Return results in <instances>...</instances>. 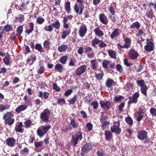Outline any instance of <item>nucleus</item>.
Wrapping results in <instances>:
<instances>
[{"instance_id":"nucleus-36","label":"nucleus","mask_w":156,"mask_h":156,"mask_svg":"<svg viewBox=\"0 0 156 156\" xmlns=\"http://www.w3.org/2000/svg\"><path fill=\"white\" fill-rule=\"evenodd\" d=\"M68 58V56L66 55H64L61 57L59 61L62 64H65L66 63Z\"/></svg>"},{"instance_id":"nucleus-6","label":"nucleus","mask_w":156,"mask_h":156,"mask_svg":"<svg viewBox=\"0 0 156 156\" xmlns=\"http://www.w3.org/2000/svg\"><path fill=\"white\" fill-rule=\"evenodd\" d=\"M139 111L135 113L134 116L136 119L137 121L139 122L143 118L144 112L141 108H139Z\"/></svg>"},{"instance_id":"nucleus-19","label":"nucleus","mask_w":156,"mask_h":156,"mask_svg":"<svg viewBox=\"0 0 156 156\" xmlns=\"http://www.w3.org/2000/svg\"><path fill=\"white\" fill-rule=\"evenodd\" d=\"M123 38L125 42L124 45L126 48L127 49L129 48L131 46V40L129 38L126 36L123 37Z\"/></svg>"},{"instance_id":"nucleus-31","label":"nucleus","mask_w":156,"mask_h":156,"mask_svg":"<svg viewBox=\"0 0 156 156\" xmlns=\"http://www.w3.org/2000/svg\"><path fill=\"white\" fill-rule=\"evenodd\" d=\"M13 30V28L12 25L7 23L4 26V30L6 32H9L12 31Z\"/></svg>"},{"instance_id":"nucleus-32","label":"nucleus","mask_w":156,"mask_h":156,"mask_svg":"<svg viewBox=\"0 0 156 156\" xmlns=\"http://www.w3.org/2000/svg\"><path fill=\"white\" fill-rule=\"evenodd\" d=\"M3 61L6 66H9V65L10 63V59L9 55L8 53H7V55L3 58Z\"/></svg>"},{"instance_id":"nucleus-12","label":"nucleus","mask_w":156,"mask_h":156,"mask_svg":"<svg viewBox=\"0 0 156 156\" xmlns=\"http://www.w3.org/2000/svg\"><path fill=\"white\" fill-rule=\"evenodd\" d=\"M86 68L87 67L85 65L80 66L76 69L75 74L77 76L81 75L85 72Z\"/></svg>"},{"instance_id":"nucleus-59","label":"nucleus","mask_w":156,"mask_h":156,"mask_svg":"<svg viewBox=\"0 0 156 156\" xmlns=\"http://www.w3.org/2000/svg\"><path fill=\"white\" fill-rule=\"evenodd\" d=\"M34 146L35 147H38L41 146L43 144V141L40 142L35 141L34 142Z\"/></svg>"},{"instance_id":"nucleus-39","label":"nucleus","mask_w":156,"mask_h":156,"mask_svg":"<svg viewBox=\"0 0 156 156\" xmlns=\"http://www.w3.org/2000/svg\"><path fill=\"white\" fill-rule=\"evenodd\" d=\"M41 61H40L39 63V66L40 67V69L38 71V73L39 74H42L45 71V69L42 65V63H41Z\"/></svg>"},{"instance_id":"nucleus-43","label":"nucleus","mask_w":156,"mask_h":156,"mask_svg":"<svg viewBox=\"0 0 156 156\" xmlns=\"http://www.w3.org/2000/svg\"><path fill=\"white\" fill-rule=\"evenodd\" d=\"M108 53L109 56L112 58L116 59V52L115 51L110 50L108 51Z\"/></svg>"},{"instance_id":"nucleus-64","label":"nucleus","mask_w":156,"mask_h":156,"mask_svg":"<svg viewBox=\"0 0 156 156\" xmlns=\"http://www.w3.org/2000/svg\"><path fill=\"white\" fill-rule=\"evenodd\" d=\"M150 113L152 116H156V109L154 108H151L150 110Z\"/></svg>"},{"instance_id":"nucleus-34","label":"nucleus","mask_w":156,"mask_h":156,"mask_svg":"<svg viewBox=\"0 0 156 156\" xmlns=\"http://www.w3.org/2000/svg\"><path fill=\"white\" fill-rule=\"evenodd\" d=\"M29 152V149L27 147H25L23 149L21 150L20 151V154L22 156H24L25 154L28 155Z\"/></svg>"},{"instance_id":"nucleus-17","label":"nucleus","mask_w":156,"mask_h":156,"mask_svg":"<svg viewBox=\"0 0 156 156\" xmlns=\"http://www.w3.org/2000/svg\"><path fill=\"white\" fill-rule=\"evenodd\" d=\"M103 67L105 68H113L114 67L113 63L110 61H104L103 62Z\"/></svg>"},{"instance_id":"nucleus-48","label":"nucleus","mask_w":156,"mask_h":156,"mask_svg":"<svg viewBox=\"0 0 156 156\" xmlns=\"http://www.w3.org/2000/svg\"><path fill=\"white\" fill-rule=\"evenodd\" d=\"M9 107L10 105L8 104L6 105H0V111L2 112L4 110L8 109L9 108Z\"/></svg>"},{"instance_id":"nucleus-60","label":"nucleus","mask_w":156,"mask_h":156,"mask_svg":"<svg viewBox=\"0 0 156 156\" xmlns=\"http://www.w3.org/2000/svg\"><path fill=\"white\" fill-rule=\"evenodd\" d=\"M18 21L20 22L23 21L24 20V16L23 14H20L18 15Z\"/></svg>"},{"instance_id":"nucleus-3","label":"nucleus","mask_w":156,"mask_h":156,"mask_svg":"<svg viewBox=\"0 0 156 156\" xmlns=\"http://www.w3.org/2000/svg\"><path fill=\"white\" fill-rule=\"evenodd\" d=\"M12 112H7L3 116V119L4 120V123L5 125L11 126L14 123L15 120L14 118H11Z\"/></svg>"},{"instance_id":"nucleus-53","label":"nucleus","mask_w":156,"mask_h":156,"mask_svg":"<svg viewBox=\"0 0 156 156\" xmlns=\"http://www.w3.org/2000/svg\"><path fill=\"white\" fill-rule=\"evenodd\" d=\"M44 21V19L41 17H38L36 19V22L39 24H42Z\"/></svg>"},{"instance_id":"nucleus-38","label":"nucleus","mask_w":156,"mask_h":156,"mask_svg":"<svg viewBox=\"0 0 156 156\" xmlns=\"http://www.w3.org/2000/svg\"><path fill=\"white\" fill-rule=\"evenodd\" d=\"M57 103L61 106H63L64 105H66V101L65 98H59Z\"/></svg>"},{"instance_id":"nucleus-35","label":"nucleus","mask_w":156,"mask_h":156,"mask_svg":"<svg viewBox=\"0 0 156 156\" xmlns=\"http://www.w3.org/2000/svg\"><path fill=\"white\" fill-rule=\"evenodd\" d=\"M70 124L74 128H77L79 125V123L76 121L73 118L71 119Z\"/></svg>"},{"instance_id":"nucleus-14","label":"nucleus","mask_w":156,"mask_h":156,"mask_svg":"<svg viewBox=\"0 0 156 156\" xmlns=\"http://www.w3.org/2000/svg\"><path fill=\"white\" fill-rule=\"evenodd\" d=\"M87 28L85 25H81L79 31V34L81 37H84L87 31Z\"/></svg>"},{"instance_id":"nucleus-24","label":"nucleus","mask_w":156,"mask_h":156,"mask_svg":"<svg viewBox=\"0 0 156 156\" xmlns=\"http://www.w3.org/2000/svg\"><path fill=\"white\" fill-rule=\"evenodd\" d=\"M94 32L96 35L99 37H101L104 34L103 31L100 29L99 27L96 28L94 30Z\"/></svg>"},{"instance_id":"nucleus-7","label":"nucleus","mask_w":156,"mask_h":156,"mask_svg":"<svg viewBox=\"0 0 156 156\" xmlns=\"http://www.w3.org/2000/svg\"><path fill=\"white\" fill-rule=\"evenodd\" d=\"M138 138L141 140H144L148 136L147 132L144 130L142 129L137 132Z\"/></svg>"},{"instance_id":"nucleus-63","label":"nucleus","mask_w":156,"mask_h":156,"mask_svg":"<svg viewBox=\"0 0 156 156\" xmlns=\"http://www.w3.org/2000/svg\"><path fill=\"white\" fill-rule=\"evenodd\" d=\"M32 121L30 120H27L25 122V127L26 128H29L30 127L31 125Z\"/></svg>"},{"instance_id":"nucleus-45","label":"nucleus","mask_w":156,"mask_h":156,"mask_svg":"<svg viewBox=\"0 0 156 156\" xmlns=\"http://www.w3.org/2000/svg\"><path fill=\"white\" fill-rule=\"evenodd\" d=\"M140 27V23L138 21H136L132 23L130 26V27L133 29L136 28L137 29H139Z\"/></svg>"},{"instance_id":"nucleus-56","label":"nucleus","mask_w":156,"mask_h":156,"mask_svg":"<svg viewBox=\"0 0 156 156\" xmlns=\"http://www.w3.org/2000/svg\"><path fill=\"white\" fill-rule=\"evenodd\" d=\"M137 85L140 86V87L145 86L146 85L144 81L143 80H138L137 81Z\"/></svg>"},{"instance_id":"nucleus-20","label":"nucleus","mask_w":156,"mask_h":156,"mask_svg":"<svg viewBox=\"0 0 156 156\" xmlns=\"http://www.w3.org/2000/svg\"><path fill=\"white\" fill-rule=\"evenodd\" d=\"M129 54L130 57L132 59H135L138 56L137 53L133 49L130 50Z\"/></svg>"},{"instance_id":"nucleus-41","label":"nucleus","mask_w":156,"mask_h":156,"mask_svg":"<svg viewBox=\"0 0 156 156\" xmlns=\"http://www.w3.org/2000/svg\"><path fill=\"white\" fill-rule=\"evenodd\" d=\"M52 27L55 28L56 29H59L60 28V24L58 20H57L55 23H51Z\"/></svg>"},{"instance_id":"nucleus-29","label":"nucleus","mask_w":156,"mask_h":156,"mask_svg":"<svg viewBox=\"0 0 156 156\" xmlns=\"http://www.w3.org/2000/svg\"><path fill=\"white\" fill-rule=\"evenodd\" d=\"M23 26H20L18 27L16 29V32L17 33L16 36L19 38L23 31Z\"/></svg>"},{"instance_id":"nucleus-51","label":"nucleus","mask_w":156,"mask_h":156,"mask_svg":"<svg viewBox=\"0 0 156 156\" xmlns=\"http://www.w3.org/2000/svg\"><path fill=\"white\" fill-rule=\"evenodd\" d=\"M126 122L130 125L132 126L133 124V122L132 118L130 117H127L125 119Z\"/></svg>"},{"instance_id":"nucleus-23","label":"nucleus","mask_w":156,"mask_h":156,"mask_svg":"<svg viewBox=\"0 0 156 156\" xmlns=\"http://www.w3.org/2000/svg\"><path fill=\"white\" fill-rule=\"evenodd\" d=\"M27 108V106L26 105H21L16 108L15 111L18 113H20L21 112L23 111L26 109Z\"/></svg>"},{"instance_id":"nucleus-15","label":"nucleus","mask_w":156,"mask_h":156,"mask_svg":"<svg viewBox=\"0 0 156 156\" xmlns=\"http://www.w3.org/2000/svg\"><path fill=\"white\" fill-rule=\"evenodd\" d=\"M121 31L119 28H115L112 32L110 35V38L112 39H114L115 37L119 36Z\"/></svg>"},{"instance_id":"nucleus-8","label":"nucleus","mask_w":156,"mask_h":156,"mask_svg":"<svg viewBox=\"0 0 156 156\" xmlns=\"http://www.w3.org/2000/svg\"><path fill=\"white\" fill-rule=\"evenodd\" d=\"M155 45L154 43L151 41H148L144 47V49L147 52L153 51L154 49Z\"/></svg>"},{"instance_id":"nucleus-27","label":"nucleus","mask_w":156,"mask_h":156,"mask_svg":"<svg viewBox=\"0 0 156 156\" xmlns=\"http://www.w3.org/2000/svg\"><path fill=\"white\" fill-rule=\"evenodd\" d=\"M29 29L26 30L25 33L27 35H29L33 31L34 29V24L32 22H30L29 24Z\"/></svg>"},{"instance_id":"nucleus-44","label":"nucleus","mask_w":156,"mask_h":156,"mask_svg":"<svg viewBox=\"0 0 156 156\" xmlns=\"http://www.w3.org/2000/svg\"><path fill=\"white\" fill-rule=\"evenodd\" d=\"M90 62H91V66L92 69L96 70L97 69V67L98 66V63L97 61L95 60H91Z\"/></svg>"},{"instance_id":"nucleus-61","label":"nucleus","mask_w":156,"mask_h":156,"mask_svg":"<svg viewBox=\"0 0 156 156\" xmlns=\"http://www.w3.org/2000/svg\"><path fill=\"white\" fill-rule=\"evenodd\" d=\"M73 92V90L71 89H70L66 91L65 92L64 95L66 97H68Z\"/></svg>"},{"instance_id":"nucleus-47","label":"nucleus","mask_w":156,"mask_h":156,"mask_svg":"<svg viewBox=\"0 0 156 156\" xmlns=\"http://www.w3.org/2000/svg\"><path fill=\"white\" fill-rule=\"evenodd\" d=\"M114 83V81L112 80L108 79L106 82V86L107 87L109 88L112 86Z\"/></svg>"},{"instance_id":"nucleus-13","label":"nucleus","mask_w":156,"mask_h":156,"mask_svg":"<svg viewBox=\"0 0 156 156\" xmlns=\"http://www.w3.org/2000/svg\"><path fill=\"white\" fill-rule=\"evenodd\" d=\"M16 141V140L14 138L12 137L8 138L6 140L5 142L7 146L12 147L15 145Z\"/></svg>"},{"instance_id":"nucleus-54","label":"nucleus","mask_w":156,"mask_h":156,"mask_svg":"<svg viewBox=\"0 0 156 156\" xmlns=\"http://www.w3.org/2000/svg\"><path fill=\"white\" fill-rule=\"evenodd\" d=\"M44 29L45 31H47L51 32L53 30L52 25L51 24L49 25L48 26H45L44 28Z\"/></svg>"},{"instance_id":"nucleus-58","label":"nucleus","mask_w":156,"mask_h":156,"mask_svg":"<svg viewBox=\"0 0 156 156\" xmlns=\"http://www.w3.org/2000/svg\"><path fill=\"white\" fill-rule=\"evenodd\" d=\"M91 105L93 108L94 109H96L97 108L98 104L97 101H94L92 102L91 104Z\"/></svg>"},{"instance_id":"nucleus-62","label":"nucleus","mask_w":156,"mask_h":156,"mask_svg":"<svg viewBox=\"0 0 156 156\" xmlns=\"http://www.w3.org/2000/svg\"><path fill=\"white\" fill-rule=\"evenodd\" d=\"M133 86L132 84L128 83L125 85L124 88L126 90H129L131 88H132Z\"/></svg>"},{"instance_id":"nucleus-42","label":"nucleus","mask_w":156,"mask_h":156,"mask_svg":"<svg viewBox=\"0 0 156 156\" xmlns=\"http://www.w3.org/2000/svg\"><path fill=\"white\" fill-rule=\"evenodd\" d=\"M51 44L50 42L46 40L44 41L43 43L44 47L45 49L49 50L50 48V45Z\"/></svg>"},{"instance_id":"nucleus-57","label":"nucleus","mask_w":156,"mask_h":156,"mask_svg":"<svg viewBox=\"0 0 156 156\" xmlns=\"http://www.w3.org/2000/svg\"><path fill=\"white\" fill-rule=\"evenodd\" d=\"M101 42H102V41H101L98 39L95 38L92 40L91 42V44L93 46H94L95 44H99Z\"/></svg>"},{"instance_id":"nucleus-10","label":"nucleus","mask_w":156,"mask_h":156,"mask_svg":"<svg viewBox=\"0 0 156 156\" xmlns=\"http://www.w3.org/2000/svg\"><path fill=\"white\" fill-rule=\"evenodd\" d=\"M73 18V16L71 15L65 16L63 17V27L65 28L68 29L69 28V24L67 22L69 20H72Z\"/></svg>"},{"instance_id":"nucleus-5","label":"nucleus","mask_w":156,"mask_h":156,"mask_svg":"<svg viewBox=\"0 0 156 156\" xmlns=\"http://www.w3.org/2000/svg\"><path fill=\"white\" fill-rule=\"evenodd\" d=\"M120 121V120L119 119L117 121L114 120L113 125L111 128L112 132L115 133L117 135L119 134L121 131V129L119 127Z\"/></svg>"},{"instance_id":"nucleus-2","label":"nucleus","mask_w":156,"mask_h":156,"mask_svg":"<svg viewBox=\"0 0 156 156\" xmlns=\"http://www.w3.org/2000/svg\"><path fill=\"white\" fill-rule=\"evenodd\" d=\"M49 125L40 126L37 130V135L40 137H43L51 128Z\"/></svg>"},{"instance_id":"nucleus-26","label":"nucleus","mask_w":156,"mask_h":156,"mask_svg":"<svg viewBox=\"0 0 156 156\" xmlns=\"http://www.w3.org/2000/svg\"><path fill=\"white\" fill-rule=\"evenodd\" d=\"M71 32V30L70 29L63 30L62 31V33L61 37L62 39H64L68 36Z\"/></svg>"},{"instance_id":"nucleus-18","label":"nucleus","mask_w":156,"mask_h":156,"mask_svg":"<svg viewBox=\"0 0 156 156\" xmlns=\"http://www.w3.org/2000/svg\"><path fill=\"white\" fill-rule=\"evenodd\" d=\"M23 124L22 122L18 123L16 126L15 128L16 133H23V132L24 129L22 128Z\"/></svg>"},{"instance_id":"nucleus-46","label":"nucleus","mask_w":156,"mask_h":156,"mask_svg":"<svg viewBox=\"0 0 156 156\" xmlns=\"http://www.w3.org/2000/svg\"><path fill=\"white\" fill-rule=\"evenodd\" d=\"M23 99L24 101H25L26 103L28 106H31L32 104L31 103V99L30 98H28L27 95H25L24 98Z\"/></svg>"},{"instance_id":"nucleus-49","label":"nucleus","mask_w":156,"mask_h":156,"mask_svg":"<svg viewBox=\"0 0 156 156\" xmlns=\"http://www.w3.org/2000/svg\"><path fill=\"white\" fill-rule=\"evenodd\" d=\"M36 50H37L40 52L43 51V49L40 44H35L34 48Z\"/></svg>"},{"instance_id":"nucleus-33","label":"nucleus","mask_w":156,"mask_h":156,"mask_svg":"<svg viewBox=\"0 0 156 156\" xmlns=\"http://www.w3.org/2000/svg\"><path fill=\"white\" fill-rule=\"evenodd\" d=\"M65 10L67 12L68 14L71 12V9L70 7V2L69 1L65 2Z\"/></svg>"},{"instance_id":"nucleus-16","label":"nucleus","mask_w":156,"mask_h":156,"mask_svg":"<svg viewBox=\"0 0 156 156\" xmlns=\"http://www.w3.org/2000/svg\"><path fill=\"white\" fill-rule=\"evenodd\" d=\"M99 18L100 21L103 24L107 25L108 23V18L104 14H100L99 15Z\"/></svg>"},{"instance_id":"nucleus-55","label":"nucleus","mask_w":156,"mask_h":156,"mask_svg":"<svg viewBox=\"0 0 156 156\" xmlns=\"http://www.w3.org/2000/svg\"><path fill=\"white\" fill-rule=\"evenodd\" d=\"M104 76L103 73L101 72V73H96L95 76L97 80H101L102 79Z\"/></svg>"},{"instance_id":"nucleus-30","label":"nucleus","mask_w":156,"mask_h":156,"mask_svg":"<svg viewBox=\"0 0 156 156\" xmlns=\"http://www.w3.org/2000/svg\"><path fill=\"white\" fill-rule=\"evenodd\" d=\"M68 49H69V48L66 44L62 45L59 46L58 48V50L60 52L65 51Z\"/></svg>"},{"instance_id":"nucleus-50","label":"nucleus","mask_w":156,"mask_h":156,"mask_svg":"<svg viewBox=\"0 0 156 156\" xmlns=\"http://www.w3.org/2000/svg\"><path fill=\"white\" fill-rule=\"evenodd\" d=\"M124 99V97L122 95H117L114 97L115 101L118 102Z\"/></svg>"},{"instance_id":"nucleus-21","label":"nucleus","mask_w":156,"mask_h":156,"mask_svg":"<svg viewBox=\"0 0 156 156\" xmlns=\"http://www.w3.org/2000/svg\"><path fill=\"white\" fill-rule=\"evenodd\" d=\"M146 16L147 18H150L151 19H153L154 17L153 10L150 8L148 9H147L146 12Z\"/></svg>"},{"instance_id":"nucleus-37","label":"nucleus","mask_w":156,"mask_h":156,"mask_svg":"<svg viewBox=\"0 0 156 156\" xmlns=\"http://www.w3.org/2000/svg\"><path fill=\"white\" fill-rule=\"evenodd\" d=\"M88 149V144H85L83 146L82 149V152L81 154L82 156H84L85 154V153H86Z\"/></svg>"},{"instance_id":"nucleus-22","label":"nucleus","mask_w":156,"mask_h":156,"mask_svg":"<svg viewBox=\"0 0 156 156\" xmlns=\"http://www.w3.org/2000/svg\"><path fill=\"white\" fill-rule=\"evenodd\" d=\"M105 138L107 140H109L113 137L112 132L109 130H106L105 133Z\"/></svg>"},{"instance_id":"nucleus-28","label":"nucleus","mask_w":156,"mask_h":156,"mask_svg":"<svg viewBox=\"0 0 156 156\" xmlns=\"http://www.w3.org/2000/svg\"><path fill=\"white\" fill-rule=\"evenodd\" d=\"M77 95L75 94L72 98H70L69 100H68L67 101L69 102V104L70 105H74L77 101Z\"/></svg>"},{"instance_id":"nucleus-11","label":"nucleus","mask_w":156,"mask_h":156,"mask_svg":"<svg viewBox=\"0 0 156 156\" xmlns=\"http://www.w3.org/2000/svg\"><path fill=\"white\" fill-rule=\"evenodd\" d=\"M100 104L101 107L104 109H108L111 106V103L109 101L101 100Z\"/></svg>"},{"instance_id":"nucleus-40","label":"nucleus","mask_w":156,"mask_h":156,"mask_svg":"<svg viewBox=\"0 0 156 156\" xmlns=\"http://www.w3.org/2000/svg\"><path fill=\"white\" fill-rule=\"evenodd\" d=\"M129 101L128 102V104H131L133 103H136L137 101V99L133 96L129 97Z\"/></svg>"},{"instance_id":"nucleus-4","label":"nucleus","mask_w":156,"mask_h":156,"mask_svg":"<svg viewBox=\"0 0 156 156\" xmlns=\"http://www.w3.org/2000/svg\"><path fill=\"white\" fill-rule=\"evenodd\" d=\"M50 112L48 108H46L40 114V117L41 120L44 122H48L50 115Z\"/></svg>"},{"instance_id":"nucleus-9","label":"nucleus","mask_w":156,"mask_h":156,"mask_svg":"<svg viewBox=\"0 0 156 156\" xmlns=\"http://www.w3.org/2000/svg\"><path fill=\"white\" fill-rule=\"evenodd\" d=\"M84 9L83 5H79L78 3H76L74 6V10L77 14L81 15L83 13Z\"/></svg>"},{"instance_id":"nucleus-52","label":"nucleus","mask_w":156,"mask_h":156,"mask_svg":"<svg viewBox=\"0 0 156 156\" xmlns=\"http://www.w3.org/2000/svg\"><path fill=\"white\" fill-rule=\"evenodd\" d=\"M147 88L146 85L144 86V87H141V91L142 93L145 96H147Z\"/></svg>"},{"instance_id":"nucleus-25","label":"nucleus","mask_w":156,"mask_h":156,"mask_svg":"<svg viewBox=\"0 0 156 156\" xmlns=\"http://www.w3.org/2000/svg\"><path fill=\"white\" fill-rule=\"evenodd\" d=\"M64 67L60 63H58L55 66V71L58 72L60 73H62Z\"/></svg>"},{"instance_id":"nucleus-1","label":"nucleus","mask_w":156,"mask_h":156,"mask_svg":"<svg viewBox=\"0 0 156 156\" xmlns=\"http://www.w3.org/2000/svg\"><path fill=\"white\" fill-rule=\"evenodd\" d=\"M82 135V133L80 130L78 131L76 134L73 135L70 141L71 145L73 147L76 146L78 142L82 140L83 138Z\"/></svg>"}]
</instances>
